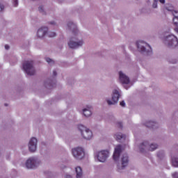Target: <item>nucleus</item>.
I'll use <instances>...</instances> for the list:
<instances>
[{
    "label": "nucleus",
    "instance_id": "obj_41",
    "mask_svg": "<svg viewBox=\"0 0 178 178\" xmlns=\"http://www.w3.org/2000/svg\"><path fill=\"white\" fill-rule=\"evenodd\" d=\"M161 156H163V154H161Z\"/></svg>",
    "mask_w": 178,
    "mask_h": 178
},
{
    "label": "nucleus",
    "instance_id": "obj_34",
    "mask_svg": "<svg viewBox=\"0 0 178 178\" xmlns=\"http://www.w3.org/2000/svg\"><path fill=\"white\" fill-rule=\"evenodd\" d=\"M9 48H10L9 45H8V44L5 45V49H9Z\"/></svg>",
    "mask_w": 178,
    "mask_h": 178
},
{
    "label": "nucleus",
    "instance_id": "obj_3",
    "mask_svg": "<svg viewBox=\"0 0 178 178\" xmlns=\"http://www.w3.org/2000/svg\"><path fill=\"white\" fill-rule=\"evenodd\" d=\"M137 48L140 52H147V55L152 53V49L149 44L145 43L143 40H139L136 42Z\"/></svg>",
    "mask_w": 178,
    "mask_h": 178
},
{
    "label": "nucleus",
    "instance_id": "obj_39",
    "mask_svg": "<svg viewBox=\"0 0 178 178\" xmlns=\"http://www.w3.org/2000/svg\"><path fill=\"white\" fill-rule=\"evenodd\" d=\"M172 63H176V61H172Z\"/></svg>",
    "mask_w": 178,
    "mask_h": 178
},
{
    "label": "nucleus",
    "instance_id": "obj_35",
    "mask_svg": "<svg viewBox=\"0 0 178 178\" xmlns=\"http://www.w3.org/2000/svg\"><path fill=\"white\" fill-rule=\"evenodd\" d=\"M159 2H161V3H165V0H159Z\"/></svg>",
    "mask_w": 178,
    "mask_h": 178
},
{
    "label": "nucleus",
    "instance_id": "obj_2",
    "mask_svg": "<svg viewBox=\"0 0 178 178\" xmlns=\"http://www.w3.org/2000/svg\"><path fill=\"white\" fill-rule=\"evenodd\" d=\"M164 44L165 45H167V47H168L169 48H170V47H177V37H176L175 35H169L166 36L165 38H164Z\"/></svg>",
    "mask_w": 178,
    "mask_h": 178
},
{
    "label": "nucleus",
    "instance_id": "obj_32",
    "mask_svg": "<svg viewBox=\"0 0 178 178\" xmlns=\"http://www.w3.org/2000/svg\"><path fill=\"white\" fill-rule=\"evenodd\" d=\"M3 9H4L3 5L0 4V12H2Z\"/></svg>",
    "mask_w": 178,
    "mask_h": 178
},
{
    "label": "nucleus",
    "instance_id": "obj_17",
    "mask_svg": "<svg viewBox=\"0 0 178 178\" xmlns=\"http://www.w3.org/2000/svg\"><path fill=\"white\" fill-rule=\"evenodd\" d=\"M83 115L86 116V118H88L92 115V113L91 112V106L88 107V108H84L83 110Z\"/></svg>",
    "mask_w": 178,
    "mask_h": 178
},
{
    "label": "nucleus",
    "instance_id": "obj_40",
    "mask_svg": "<svg viewBox=\"0 0 178 178\" xmlns=\"http://www.w3.org/2000/svg\"><path fill=\"white\" fill-rule=\"evenodd\" d=\"M5 106H8V104H5Z\"/></svg>",
    "mask_w": 178,
    "mask_h": 178
},
{
    "label": "nucleus",
    "instance_id": "obj_8",
    "mask_svg": "<svg viewBox=\"0 0 178 178\" xmlns=\"http://www.w3.org/2000/svg\"><path fill=\"white\" fill-rule=\"evenodd\" d=\"M27 169H35L37 168V159L34 157L29 158L26 162Z\"/></svg>",
    "mask_w": 178,
    "mask_h": 178
},
{
    "label": "nucleus",
    "instance_id": "obj_16",
    "mask_svg": "<svg viewBox=\"0 0 178 178\" xmlns=\"http://www.w3.org/2000/svg\"><path fill=\"white\" fill-rule=\"evenodd\" d=\"M67 27L68 29H70V30H72V33L74 34H76L77 33V26H76V24H74V23L72 22H68Z\"/></svg>",
    "mask_w": 178,
    "mask_h": 178
},
{
    "label": "nucleus",
    "instance_id": "obj_24",
    "mask_svg": "<svg viewBox=\"0 0 178 178\" xmlns=\"http://www.w3.org/2000/svg\"><path fill=\"white\" fill-rule=\"evenodd\" d=\"M48 37H49L50 38H52L53 37H56V33L55 32H48L47 33Z\"/></svg>",
    "mask_w": 178,
    "mask_h": 178
},
{
    "label": "nucleus",
    "instance_id": "obj_25",
    "mask_svg": "<svg viewBox=\"0 0 178 178\" xmlns=\"http://www.w3.org/2000/svg\"><path fill=\"white\" fill-rule=\"evenodd\" d=\"M46 62H47V63H49V65H54L55 63V62L49 58H46Z\"/></svg>",
    "mask_w": 178,
    "mask_h": 178
},
{
    "label": "nucleus",
    "instance_id": "obj_33",
    "mask_svg": "<svg viewBox=\"0 0 178 178\" xmlns=\"http://www.w3.org/2000/svg\"><path fill=\"white\" fill-rule=\"evenodd\" d=\"M65 178H72V175H67L65 176Z\"/></svg>",
    "mask_w": 178,
    "mask_h": 178
},
{
    "label": "nucleus",
    "instance_id": "obj_9",
    "mask_svg": "<svg viewBox=\"0 0 178 178\" xmlns=\"http://www.w3.org/2000/svg\"><path fill=\"white\" fill-rule=\"evenodd\" d=\"M120 97V94H119V91L117 90H115L113 92V97H112V101L107 100V104L108 105H115V104H118V101H119V97Z\"/></svg>",
    "mask_w": 178,
    "mask_h": 178
},
{
    "label": "nucleus",
    "instance_id": "obj_6",
    "mask_svg": "<svg viewBox=\"0 0 178 178\" xmlns=\"http://www.w3.org/2000/svg\"><path fill=\"white\" fill-rule=\"evenodd\" d=\"M83 44V40L77 42V39H76V38H71L70 42H68V46L70 48L74 49L76 48H79V47H81Z\"/></svg>",
    "mask_w": 178,
    "mask_h": 178
},
{
    "label": "nucleus",
    "instance_id": "obj_36",
    "mask_svg": "<svg viewBox=\"0 0 178 178\" xmlns=\"http://www.w3.org/2000/svg\"><path fill=\"white\" fill-rule=\"evenodd\" d=\"M53 74H54V76H56L57 73H56V72L55 70L53 71Z\"/></svg>",
    "mask_w": 178,
    "mask_h": 178
},
{
    "label": "nucleus",
    "instance_id": "obj_18",
    "mask_svg": "<svg viewBox=\"0 0 178 178\" xmlns=\"http://www.w3.org/2000/svg\"><path fill=\"white\" fill-rule=\"evenodd\" d=\"M75 170L76 173V178H81V176H83V170H81V167H76Z\"/></svg>",
    "mask_w": 178,
    "mask_h": 178
},
{
    "label": "nucleus",
    "instance_id": "obj_4",
    "mask_svg": "<svg viewBox=\"0 0 178 178\" xmlns=\"http://www.w3.org/2000/svg\"><path fill=\"white\" fill-rule=\"evenodd\" d=\"M78 128L79 130L81 131V136L85 140H91V138H92V131H91V130L83 125H79Z\"/></svg>",
    "mask_w": 178,
    "mask_h": 178
},
{
    "label": "nucleus",
    "instance_id": "obj_42",
    "mask_svg": "<svg viewBox=\"0 0 178 178\" xmlns=\"http://www.w3.org/2000/svg\"><path fill=\"white\" fill-rule=\"evenodd\" d=\"M167 10H170V9H168V8H167Z\"/></svg>",
    "mask_w": 178,
    "mask_h": 178
},
{
    "label": "nucleus",
    "instance_id": "obj_26",
    "mask_svg": "<svg viewBox=\"0 0 178 178\" xmlns=\"http://www.w3.org/2000/svg\"><path fill=\"white\" fill-rule=\"evenodd\" d=\"M38 10L40 13H42V15H45V12H44V7H42V6H40Z\"/></svg>",
    "mask_w": 178,
    "mask_h": 178
},
{
    "label": "nucleus",
    "instance_id": "obj_20",
    "mask_svg": "<svg viewBox=\"0 0 178 178\" xmlns=\"http://www.w3.org/2000/svg\"><path fill=\"white\" fill-rule=\"evenodd\" d=\"M172 164L175 168H178V159L172 158Z\"/></svg>",
    "mask_w": 178,
    "mask_h": 178
},
{
    "label": "nucleus",
    "instance_id": "obj_10",
    "mask_svg": "<svg viewBox=\"0 0 178 178\" xmlns=\"http://www.w3.org/2000/svg\"><path fill=\"white\" fill-rule=\"evenodd\" d=\"M29 148L31 152H35V151L37 149V138H32L29 140Z\"/></svg>",
    "mask_w": 178,
    "mask_h": 178
},
{
    "label": "nucleus",
    "instance_id": "obj_12",
    "mask_svg": "<svg viewBox=\"0 0 178 178\" xmlns=\"http://www.w3.org/2000/svg\"><path fill=\"white\" fill-rule=\"evenodd\" d=\"M119 76L120 81H121L122 84H129V83H130V79H129V76H126V74H123V72H120Z\"/></svg>",
    "mask_w": 178,
    "mask_h": 178
},
{
    "label": "nucleus",
    "instance_id": "obj_30",
    "mask_svg": "<svg viewBox=\"0 0 178 178\" xmlns=\"http://www.w3.org/2000/svg\"><path fill=\"white\" fill-rule=\"evenodd\" d=\"M172 177L173 178H178V172H174L172 174Z\"/></svg>",
    "mask_w": 178,
    "mask_h": 178
},
{
    "label": "nucleus",
    "instance_id": "obj_38",
    "mask_svg": "<svg viewBox=\"0 0 178 178\" xmlns=\"http://www.w3.org/2000/svg\"><path fill=\"white\" fill-rule=\"evenodd\" d=\"M50 24H55V22H50Z\"/></svg>",
    "mask_w": 178,
    "mask_h": 178
},
{
    "label": "nucleus",
    "instance_id": "obj_29",
    "mask_svg": "<svg viewBox=\"0 0 178 178\" xmlns=\"http://www.w3.org/2000/svg\"><path fill=\"white\" fill-rule=\"evenodd\" d=\"M117 126L120 129H122V127H123V124H122V122H118Z\"/></svg>",
    "mask_w": 178,
    "mask_h": 178
},
{
    "label": "nucleus",
    "instance_id": "obj_23",
    "mask_svg": "<svg viewBox=\"0 0 178 178\" xmlns=\"http://www.w3.org/2000/svg\"><path fill=\"white\" fill-rule=\"evenodd\" d=\"M158 148V145L151 144L149 147V151H155Z\"/></svg>",
    "mask_w": 178,
    "mask_h": 178
},
{
    "label": "nucleus",
    "instance_id": "obj_19",
    "mask_svg": "<svg viewBox=\"0 0 178 178\" xmlns=\"http://www.w3.org/2000/svg\"><path fill=\"white\" fill-rule=\"evenodd\" d=\"M115 138L117 141H119V143H120L122 140H126V135H123L122 134H115Z\"/></svg>",
    "mask_w": 178,
    "mask_h": 178
},
{
    "label": "nucleus",
    "instance_id": "obj_13",
    "mask_svg": "<svg viewBox=\"0 0 178 178\" xmlns=\"http://www.w3.org/2000/svg\"><path fill=\"white\" fill-rule=\"evenodd\" d=\"M48 33V27H41L38 30L37 35L39 38H42Z\"/></svg>",
    "mask_w": 178,
    "mask_h": 178
},
{
    "label": "nucleus",
    "instance_id": "obj_5",
    "mask_svg": "<svg viewBox=\"0 0 178 178\" xmlns=\"http://www.w3.org/2000/svg\"><path fill=\"white\" fill-rule=\"evenodd\" d=\"M72 155L76 159H83L84 157V149L81 147L72 149Z\"/></svg>",
    "mask_w": 178,
    "mask_h": 178
},
{
    "label": "nucleus",
    "instance_id": "obj_28",
    "mask_svg": "<svg viewBox=\"0 0 178 178\" xmlns=\"http://www.w3.org/2000/svg\"><path fill=\"white\" fill-rule=\"evenodd\" d=\"M13 5L15 6V8H16V6H17V5H19V2L17 1V0H13Z\"/></svg>",
    "mask_w": 178,
    "mask_h": 178
},
{
    "label": "nucleus",
    "instance_id": "obj_37",
    "mask_svg": "<svg viewBox=\"0 0 178 178\" xmlns=\"http://www.w3.org/2000/svg\"><path fill=\"white\" fill-rule=\"evenodd\" d=\"M157 156H158L159 158H161V154L159 153V154H157Z\"/></svg>",
    "mask_w": 178,
    "mask_h": 178
},
{
    "label": "nucleus",
    "instance_id": "obj_21",
    "mask_svg": "<svg viewBox=\"0 0 178 178\" xmlns=\"http://www.w3.org/2000/svg\"><path fill=\"white\" fill-rule=\"evenodd\" d=\"M148 146V141H145L143 142L140 146V152H143L144 151V149H143V147H147Z\"/></svg>",
    "mask_w": 178,
    "mask_h": 178
},
{
    "label": "nucleus",
    "instance_id": "obj_27",
    "mask_svg": "<svg viewBox=\"0 0 178 178\" xmlns=\"http://www.w3.org/2000/svg\"><path fill=\"white\" fill-rule=\"evenodd\" d=\"M154 2L153 3V5H152V6H153V8H157V6H158V0H154Z\"/></svg>",
    "mask_w": 178,
    "mask_h": 178
},
{
    "label": "nucleus",
    "instance_id": "obj_22",
    "mask_svg": "<svg viewBox=\"0 0 178 178\" xmlns=\"http://www.w3.org/2000/svg\"><path fill=\"white\" fill-rule=\"evenodd\" d=\"M156 124V123H155L154 122L149 121L146 124V126L147 127H152V129H154V126H155Z\"/></svg>",
    "mask_w": 178,
    "mask_h": 178
},
{
    "label": "nucleus",
    "instance_id": "obj_1",
    "mask_svg": "<svg viewBox=\"0 0 178 178\" xmlns=\"http://www.w3.org/2000/svg\"><path fill=\"white\" fill-rule=\"evenodd\" d=\"M33 65L34 62H33V60L25 61L23 63V69L28 76H34V74H35V70L34 69Z\"/></svg>",
    "mask_w": 178,
    "mask_h": 178
},
{
    "label": "nucleus",
    "instance_id": "obj_7",
    "mask_svg": "<svg viewBox=\"0 0 178 178\" xmlns=\"http://www.w3.org/2000/svg\"><path fill=\"white\" fill-rule=\"evenodd\" d=\"M108 156H109V152L106 150H102L97 154V159L99 162H105L108 159Z\"/></svg>",
    "mask_w": 178,
    "mask_h": 178
},
{
    "label": "nucleus",
    "instance_id": "obj_11",
    "mask_svg": "<svg viewBox=\"0 0 178 178\" xmlns=\"http://www.w3.org/2000/svg\"><path fill=\"white\" fill-rule=\"evenodd\" d=\"M122 153V145H118L115 148V151L113 155V158L115 161H118L120 157V154Z\"/></svg>",
    "mask_w": 178,
    "mask_h": 178
},
{
    "label": "nucleus",
    "instance_id": "obj_14",
    "mask_svg": "<svg viewBox=\"0 0 178 178\" xmlns=\"http://www.w3.org/2000/svg\"><path fill=\"white\" fill-rule=\"evenodd\" d=\"M172 15L174 16L173 23L174 26H175V31H176V33H178V11H172Z\"/></svg>",
    "mask_w": 178,
    "mask_h": 178
},
{
    "label": "nucleus",
    "instance_id": "obj_31",
    "mask_svg": "<svg viewBox=\"0 0 178 178\" xmlns=\"http://www.w3.org/2000/svg\"><path fill=\"white\" fill-rule=\"evenodd\" d=\"M120 105L121 106H125L126 103H124V101H122V102L120 103Z\"/></svg>",
    "mask_w": 178,
    "mask_h": 178
},
{
    "label": "nucleus",
    "instance_id": "obj_15",
    "mask_svg": "<svg viewBox=\"0 0 178 178\" xmlns=\"http://www.w3.org/2000/svg\"><path fill=\"white\" fill-rule=\"evenodd\" d=\"M129 165V156L124 154L122 157V167L121 169H124Z\"/></svg>",
    "mask_w": 178,
    "mask_h": 178
}]
</instances>
